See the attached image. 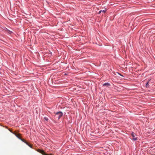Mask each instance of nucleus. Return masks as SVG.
Instances as JSON below:
<instances>
[{
	"label": "nucleus",
	"mask_w": 155,
	"mask_h": 155,
	"mask_svg": "<svg viewBox=\"0 0 155 155\" xmlns=\"http://www.w3.org/2000/svg\"><path fill=\"white\" fill-rule=\"evenodd\" d=\"M62 115V113L60 111L56 113L54 116L55 118L59 119Z\"/></svg>",
	"instance_id": "obj_1"
},
{
	"label": "nucleus",
	"mask_w": 155,
	"mask_h": 155,
	"mask_svg": "<svg viewBox=\"0 0 155 155\" xmlns=\"http://www.w3.org/2000/svg\"><path fill=\"white\" fill-rule=\"evenodd\" d=\"M132 136L133 137V138L132 139V140H137L138 138L137 137H135V134L134 133H132L131 134Z\"/></svg>",
	"instance_id": "obj_2"
},
{
	"label": "nucleus",
	"mask_w": 155,
	"mask_h": 155,
	"mask_svg": "<svg viewBox=\"0 0 155 155\" xmlns=\"http://www.w3.org/2000/svg\"><path fill=\"white\" fill-rule=\"evenodd\" d=\"M15 134V136H16V137H17L18 139H21V137H20V134L17 133L16 132H15V134Z\"/></svg>",
	"instance_id": "obj_3"
},
{
	"label": "nucleus",
	"mask_w": 155,
	"mask_h": 155,
	"mask_svg": "<svg viewBox=\"0 0 155 155\" xmlns=\"http://www.w3.org/2000/svg\"><path fill=\"white\" fill-rule=\"evenodd\" d=\"M20 140H21L22 141L24 142L26 144H28V143L24 139H21H21H20Z\"/></svg>",
	"instance_id": "obj_4"
},
{
	"label": "nucleus",
	"mask_w": 155,
	"mask_h": 155,
	"mask_svg": "<svg viewBox=\"0 0 155 155\" xmlns=\"http://www.w3.org/2000/svg\"><path fill=\"white\" fill-rule=\"evenodd\" d=\"M105 10H101V11H100L98 13L99 14H100L101 12H104V13H105L106 12V11L107 10V9H106V8H105Z\"/></svg>",
	"instance_id": "obj_5"
},
{
	"label": "nucleus",
	"mask_w": 155,
	"mask_h": 155,
	"mask_svg": "<svg viewBox=\"0 0 155 155\" xmlns=\"http://www.w3.org/2000/svg\"><path fill=\"white\" fill-rule=\"evenodd\" d=\"M110 85V84L108 83H105L104 84L103 86H109Z\"/></svg>",
	"instance_id": "obj_6"
},
{
	"label": "nucleus",
	"mask_w": 155,
	"mask_h": 155,
	"mask_svg": "<svg viewBox=\"0 0 155 155\" xmlns=\"http://www.w3.org/2000/svg\"><path fill=\"white\" fill-rule=\"evenodd\" d=\"M8 130L11 133H12L13 134H15V132H13V131H12L11 130L9 129H8Z\"/></svg>",
	"instance_id": "obj_7"
},
{
	"label": "nucleus",
	"mask_w": 155,
	"mask_h": 155,
	"mask_svg": "<svg viewBox=\"0 0 155 155\" xmlns=\"http://www.w3.org/2000/svg\"><path fill=\"white\" fill-rule=\"evenodd\" d=\"M146 87H149V82H148L146 84Z\"/></svg>",
	"instance_id": "obj_8"
},
{
	"label": "nucleus",
	"mask_w": 155,
	"mask_h": 155,
	"mask_svg": "<svg viewBox=\"0 0 155 155\" xmlns=\"http://www.w3.org/2000/svg\"><path fill=\"white\" fill-rule=\"evenodd\" d=\"M28 145L29 147L31 148L32 147V145L31 144H30L28 143V144H27Z\"/></svg>",
	"instance_id": "obj_9"
},
{
	"label": "nucleus",
	"mask_w": 155,
	"mask_h": 155,
	"mask_svg": "<svg viewBox=\"0 0 155 155\" xmlns=\"http://www.w3.org/2000/svg\"><path fill=\"white\" fill-rule=\"evenodd\" d=\"M44 119L46 121H47L48 120V119L47 117H45L44 118Z\"/></svg>",
	"instance_id": "obj_10"
}]
</instances>
